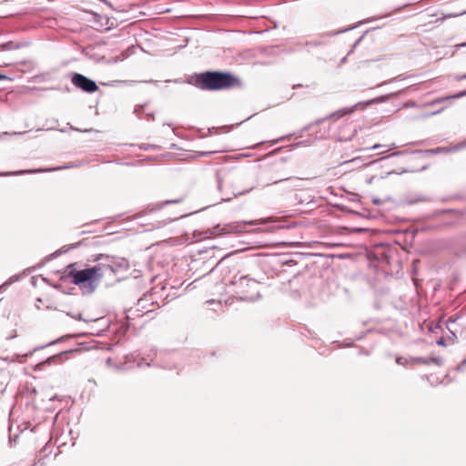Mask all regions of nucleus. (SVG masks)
Masks as SVG:
<instances>
[{
	"instance_id": "1",
	"label": "nucleus",
	"mask_w": 466,
	"mask_h": 466,
	"mask_svg": "<svg viewBox=\"0 0 466 466\" xmlns=\"http://www.w3.org/2000/svg\"><path fill=\"white\" fill-rule=\"evenodd\" d=\"M348 112L347 108L334 112L329 116L319 119L315 123L305 127L304 130L311 131L319 127V130L314 131L317 138H332L339 141H347L349 139V125L346 119L341 120V118Z\"/></svg>"
},
{
	"instance_id": "31",
	"label": "nucleus",
	"mask_w": 466,
	"mask_h": 466,
	"mask_svg": "<svg viewBox=\"0 0 466 466\" xmlns=\"http://www.w3.org/2000/svg\"><path fill=\"white\" fill-rule=\"evenodd\" d=\"M459 46H466V43L460 45Z\"/></svg>"
},
{
	"instance_id": "33",
	"label": "nucleus",
	"mask_w": 466,
	"mask_h": 466,
	"mask_svg": "<svg viewBox=\"0 0 466 466\" xmlns=\"http://www.w3.org/2000/svg\"><path fill=\"white\" fill-rule=\"evenodd\" d=\"M353 231V229H351V232ZM354 231H360V228H357V229H354Z\"/></svg>"
},
{
	"instance_id": "6",
	"label": "nucleus",
	"mask_w": 466,
	"mask_h": 466,
	"mask_svg": "<svg viewBox=\"0 0 466 466\" xmlns=\"http://www.w3.org/2000/svg\"><path fill=\"white\" fill-rule=\"evenodd\" d=\"M71 81L75 86L86 93H94L98 89V86L94 80L79 73L73 74Z\"/></svg>"
},
{
	"instance_id": "16",
	"label": "nucleus",
	"mask_w": 466,
	"mask_h": 466,
	"mask_svg": "<svg viewBox=\"0 0 466 466\" xmlns=\"http://www.w3.org/2000/svg\"><path fill=\"white\" fill-rule=\"evenodd\" d=\"M147 296H145L144 298H141L137 301V305L141 308H145V302L147 301Z\"/></svg>"
},
{
	"instance_id": "14",
	"label": "nucleus",
	"mask_w": 466,
	"mask_h": 466,
	"mask_svg": "<svg viewBox=\"0 0 466 466\" xmlns=\"http://www.w3.org/2000/svg\"><path fill=\"white\" fill-rule=\"evenodd\" d=\"M182 199H183V198H177V199L166 200V201H163V202H161V203L157 204V208H163L164 206L168 205V204H176V203H179V202H181V201H182Z\"/></svg>"
},
{
	"instance_id": "19",
	"label": "nucleus",
	"mask_w": 466,
	"mask_h": 466,
	"mask_svg": "<svg viewBox=\"0 0 466 466\" xmlns=\"http://www.w3.org/2000/svg\"><path fill=\"white\" fill-rule=\"evenodd\" d=\"M451 149L450 148H444V147H439L435 150V152H442V151H445V152H448V151H451Z\"/></svg>"
},
{
	"instance_id": "2",
	"label": "nucleus",
	"mask_w": 466,
	"mask_h": 466,
	"mask_svg": "<svg viewBox=\"0 0 466 466\" xmlns=\"http://www.w3.org/2000/svg\"><path fill=\"white\" fill-rule=\"evenodd\" d=\"M66 273L72 283L86 295L92 294L96 289L105 274L102 264L78 269L76 263L67 266Z\"/></svg>"
},
{
	"instance_id": "8",
	"label": "nucleus",
	"mask_w": 466,
	"mask_h": 466,
	"mask_svg": "<svg viewBox=\"0 0 466 466\" xmlns=\"http://www.w3.org/2000/svg\"><path fill=\"white\" fill-rule=\"evenodd\" d=\"M410 362H411V365H415V364L429 365V364L434 363L438 366H441L443 363L442 360L439 357H431V358L415 357V358H410Z\"/></svg>"
},
{
	"instance_id": "10",
	"label": "nucleus",
	"mask_w": 466,
	"mask_h": 466,
	"mask_svg": "<svg viewBox=\"0 0 466 466\" xmlns=\"http://www.w3.org/2000/svg\"><path fill=\"white\" fill-rule=\"evenodd\" d=\"M68 338H70V336H69V335H68V336H62L61 338H59V339H56V340L50 341L49 343H47V344H46V345L36 347V348H35V349L33 350V351H31V352H29L28 354H26V356H28V355H32V354H33V352H35V351L40 350H42V349H45V348H46V347H48V346H51V345L56 344V343H58V342L65 341V340H66V339H67Z\"/></svg>"
},
{
	"instance_id": "34",
	"label": "nucleus",
	"mask_w": 466,
	"mask_h": 466,
	"mask_svg": "<svg viewBox=\"0 0 466 466\" xmlns=\"http://www.w3.org/2000/svg\"><path fill=\"white\" fill-rule=\"evenodd\" d=\"M22 133L15 132L14 135H21Z\"/></svg>"
},
{
	"instance_id": "35",
	"label": "nucleus",
	"mask_w": 466,
	"mask_h": 466,
	"mask_svg": "<svg viewBox=\"0 0 466 466\" xmlns=\"http://www.w3.org/2000/svg\"><path fill=\"white\" fill-rule=\"evenodd\" d=\"M78 245V243H76V245H74L72 248L77 247Z\"/></svg>"
},
{
	"instance_id": "5",
	"label": "nucleus",
	"mask_w": 466,
	"mask_h": 466,
	"mask_svg": "<svg viewBox=\"0 0 466 466\" xmlns=\"http://www.w3.org/2000/svg\"><path fill=\"white\" fill-rule=\"evenodd\" d=\"M265 223V219H257L242 222H232L224 225L218 224L209 229V234L212 236H222L231 233H241L246 231L247 225H263Z\"/></svg>"
},
{
	"instance_id": "3",
	"label": "nucleus",
	"mask_w": 466,
	"mask_h": 466,
	"mask_svg": "<svg viewBox=\"0 0 466 466\" xmlns=\"http://www.w3.org/2000/svg\"><path fill=\"white\" fill-rule=\"evenodd\" d=\"M190 83L202 90H223L239 85V80L230 73L207 71L196 74Z\"/></svg>"
},
{
	"instance_id": "4",
	"label": "nucleus",
	"mask_w": 466,
	"mask_h": 466,
	"mask_svg": "<svg viewBox=\"0 0 466 466\" xmlns=\"http://www.w3.org/2000/svg\"><path fill=\"white\" fill-rule=\"evenodd\" d=\"M258 281L246 275L234 276L229 286L243 300H255L259 297Z\"/></svg>"
},
{
	"instance_id": "13",
	"label": "nucleus",
	"mask_w": 466,
	"mask_h": 466,
	"mask_svg": "<svg viewBox=\"0 0 466 466\" xmlns=\"http://www.w3.org/2000/svg\"><path fill=\"white\" fill-rule=\"evenodd\" d=\"M465 96H466V90L465 91H461V92H460L458 94H455L453 96H446V97L440 98V99L436 100V103L446 101V100L451 99V98H461V97Z\"/></svg>"
},
{
	"instance_id": "15",
	"label": "nucleus",
	"mask_w": 466,
	"mask_h": 466,
	"mask_svg": "<svg viewBox=\"0 0 466 466\" xmlns=\"http://www.w3.org/2000/svg\"><path fill=\"white\" fill-rule=\"evenodd\" d=\"M396 363L399 364V365H402V366H405V365H408V364H411L410 358V359H405V358H402V357H398V358H396Z\"/></svg>"
},
{
	"instance_id": "28",
	"label": "nucleus",
	"mask_w": 466,
	"mask_h": 466,
	"mask_svg": "<svg viewBox=\"0 0 466 466\" xmlns=\"http://www.w3.org/2000/svg\"><path fill=\"white\" fill-rule=\"evenodd\" d=\"M42 460L39 459L37 461L34 462L31 466H35L37 462H40Z\"/></svg>"
},
{
	"instance_id": "26",
	"label": "nucleus",
	"mask_w": 466,
	"mask_h": 466,
	"mask_svg": "<svg viewBox=\"0 0 466 466\" xmlns=\"http://www.w3.org/2000/svg\"><path fill=\"white\" fill-rule=\"evenodd\" d=\"M438 344H440V345H443V344H444L443 339H441L440 340H438Z\"/></svg>"
},
{
	"instance_id": "27",
	"label": "nucleus",
	"mask_w": 466,
	"mask_h": 466,
	"mask_svg": "<svg viewBox=\"0 0 466 466\" xmlns=\"http://www.w3.org/2000/svg\"><path fill=\"white\" fill-rule=\"evenodd\" d=\"M253 187L254 186L249 187L247 190H245V192H249Z\"/></svg>"
},
{
	"instance_id": "21",
	"label": "nucleus",
	"mask_w": 466,
	"mask_h": 466,
	"mask_svg": "<svg viewBox=\"0 0 466 466\" xmlns=\"http://www.w3.org/2000/svg\"><path fill=\"white\" fill-rule=\"evenodd\" d=\"M379 147H380V145L376 144V145L372 146L370 149H375V148H379Z\"/></svg>"
},
{
	"instance_id": "25",
	"label": "nucleus",
	"mask_w": 466,
	"mask_h": 466,
	"mask_svg": "<svg viewBox=\"0 0 466 466\" xmlns=\"http://www.w3.org/2000/svg\"><path fill=\"white\" fill-rule=\"evenodd\" d=\"M462 147H463V146L460 145V146H457L456 147H454V150H458V149L462 148Z\"/></svg>"
},
{
	"instance_id": "12",
	"label": "nucleus",
	"mask_w": 466,
	"mask_h": 466,
	"mask_svg": "<svg viewBox=\"0 0 466 466\" xmlns=\"http://www.w3.org/2000/svg\"><path fill=\"white\" fill-rule=\"evenodd\" d=\"M36 170L28 169V170H19L15 172H7V173H1L0 176H16V175H22L26 173H35Z\"/></svg>"
},
{
	"instance_id": "11",
	"label": "nucleus",
	"mask_w": 466,
	"mask_h": 466,
	"mask_svg": "<svg viewBox=\"0 0 466 466\" xmlns=\"http://www.w3.org/2000/svg\"><path fill=\"white\" fill-rule=\"evenodd\" d=\"M384 100H385V97L384 96H380V97H378V98H374V99L369 100V101H367L365 103L357 104V105L354 106L353 108L351 107V112L354 109H358L360 107L362 108L364 106L371 105V104H374V103H379V102H381V101H384Z\"/></svg>"
},
{
	"instance_id": "7",
	"label": "nucleus",
	"mask_w": 466,
	"mask_h": 466,
	"mask_svg": "<svg viewBox=\"0 0 466 466\" xmlns=\"http://www.w3.org/2000/svg\"><path fill=\"white\" fill-rule=\"evenodd\" d=\"M69 352H72V350L63 351L58 354H55V355L51 356V357L47 358L46 360L38 363L36 365V369L44 370L46 366L59 365L63 362V356Z\"/></svg>"
},
{
	"instance_id": "17",
	"label": "nucleus",
	"mask_w": 466,
	"mask_h": 466,
	"mask_svg": "<svg viewBox=\"0 0 466 466\" xmlns=\"http://www.w3.org/2000/svg\"><path fill=\"white\" fill-rule=\"evenodd\" d=\"M348 30H349V28H345V29L339 30V31H332V32L328 33L327 35H339L340 33L347 32Z\"/></svg>"
},
{
	"instance_id": "22",
	"label": "nucleus",
	"mask_w": 466,
	"mask_h": 466,
	"mask_svg": "<svg viewBox=\"0 0 466 466\" xmlns=\"http://www.w3.org/2000/svg\"><path fill=\"white\" fill-rule=\"evenodd\" d=\"M8 77L5 75L0 74V80L7 79Z\"/></svg>"
},
{
	"instance_id": "29",
	"label": "nucleus",
	"mask_w": 466,
	"mask_h": 466,
	"mask_svg": "<svg viewBox=\"0 0 466 466\" xmlns=\"http://www.w3.org/2000/svg\"><path fill=\"white\" fill-rule=\"evenodd\" d=\"M358 157L351 158V163H355Z\"/></svg>"
},
{
	"instance_id": "9",
	"label": "nucleus",
	"mask_w": 466,
	"mask_h": 466,
	"mask_svg": "<svg viewBox=\"0 0 466 466\" xmlns=\"http://www.w3.org/2000/svg\"><path fill=\"white\" fill-rule=\"evenodd\" d=\"M104 267V270L106 268L110 269L113 272H116L118 268L127 269L128 268V263L126 259L122 258L117 265L115 264H107V265H102Z\"/></svg>"
},
{
	"instance_id": "18",
	"label": "nucleus",
	"mask_w": 466,
	"mask_h": 466,
	"mask_svg": "<svg viewBox=\"0 0 466 466\" xmlns=\"http://www.w3.org/2000/svg\"><path fill=\"white\" fill-rule=\"evenodd\" d=\"M73 319H76L77 320H83V318H82V315L81 314H77V315H70Z\"/></svg>"
},
{
	"instance_id": "32",
	"label": "nucleus",
	"mask_w": 466,
	"mask_h": 466,
	"mask_svg": "<svg viewBox=\"0 0 466 466\" xmlns=\"http://www.w3.org/2000/svg\"><path fill=\"white\" fill-rule=\"evenodd\" d=\"M466 78V74L460 77V79Z\"/></svg>"
},
{
	"instance_id": "30",
	"label": "nucleus",
	"mask_w": 466,
	"mask_h": 466,
	"mask_svg": "<svg viewBox=\"0 0 466 466\" xmlns=\"http://www.w3.org/2000/svg\"><path fill=\"white\" fill-rule=\"evenodd\" d=\"M282 180H283V179L275 180V181L273 182V184H277V183H279V182H280V181H282Z\"/></svg>"
},
{
	"instance_id": "24",
	"label": "nucleus",
	"mask_w": 466,
	"mask_h": 466,
	"mask_svg": "<svg viewBox=\"0 0 466 466\" xmlns=\"http://www.w3.org/2000/svg\"><path fill=\"white\" fill-rule=\"evenodd\" d=\"M350 55V52L342 58L341 62L345 63L347 56Z\"/></svg>"
},
{
	"instance_id": "20",
	"label": "nucleus",
	"mask_w": 466,
	"mask_h": 466,
	"mask_svg": "<svg viewBox=\"0 0 466 466\" xmlns=\"http://www.w3.org/2000/svg\"><path fill=\"white\" fill-rule=\"evenodd\" d=\"M5 49H11L13 48V43L12 42H8L6 44H5Z\"/></svg>"
},
{
	"instance_id": "23",
	"label": "nucleus",
	"mask_w": 466,
	"mask_h": 466,
	"mask_svg": "<svg viewBox=\"0 0 466 466\" xmlns=\"http://www.w3.org/2000/svg\"><path fill=\"white\" fill-rule=\"evenodd\" d=\"M4 392V387L2 384H0V396L3 394Z\"/></svg>"
}]
</instances>
